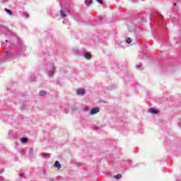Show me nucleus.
<instances>
[{"mask_svg": "<svg viewBox=\"0 0 181 181\" xmlns=\"http://www.w3.org/2000/svg\"><path fill=\"white\" fill-rule=\"evenodd\" d=\"M0 32L1 33H4V35H6V36H8V35H11V30H9V29H8V28L1 25L0 26Z\"/></svg>", "mask_w": 181, "mask_h": 181, "instance_id": "20e7f679", "label": "nucleus"}, {"mask_svg": "<svg viewBox=\"0 0 181 181\" xmlns=\"http://www.w3.org/2000/svg\"><path fill=\"white\" fill-rule=\"evenodd\" d=\"M21 141L22 144H26V142H28V138H26V137H22V138L21 139Z\"/></svg>", "mask_w": 181, "mask_h": 181, "instance_id": "f3484780", "label": "nucleus"}, {"mask_svg": "<svg viewBox=\"0 0 181 181\" xmlns=\"http://www.w3.org/2000/svg\"><path fill=\"white\" fill-rule=\"evenodd\" d=\"M54 166L55 168H57V169H61L62 168V164H60V162H59V160H56L54 164Z\"/></svg>", "mask_w": 181, "mask_h": 181, "instance_id": "9b49d317", "label": "nucleus"}, {"mask_svg": "<svg viewBox=\"0 0 181 181\" xmlns=\"http://www.w3.org/2000/svg\"><path fill=\"white\" fill-rule=\"evenodd\" d=\"M122 177V175L121 174H117L114 176V179H115L116 180H118V179H121Z\"/></svg>", "mask_w": 181, "mask_h": 181, "instance_id": "2eb2a0df", "label": "nucleus"}, {"mask_svg": "<svg viewBox=\"0 0 181 181\" xmlns=\"http://www.w3.org/2000/svg\"><path fill=\"white\" fill-rule=\"evenodd\" d=\"M33 152H34L33 148H30L28 151V156H32V155H33Z\"/></svg>", "mask_w": 181, "mask_h": 181, "instance_id": "a211bd4d", "label": "nucleus"}, {"mask_svg": "<svg viewBox=\"0 0 181 181\" xmlns=\"http://www.w3.org/2000/svg\"><path fill=\"white\" fill-rule=\"evenodd\" d=\"M1 173H4V171L2 170H0V175H1Z\"/></svg>", "mask_w": 181, "mask_h": 181, "instance_id": "72a5a7b5", "label": "nucleus"}, {"mask_svg": "<svg viewBox=\"0 0 181 181\" xmlns=\"http://www.w3.org/2000/svg\"><path fill=\"white\" fill-rule=\"evenodd\" d=\"M60 6L62 7V4H59Z\"/></svg>", "mask_w": 181, "mask_h": 181, "instance_id": "4c0bfd02", "label": "nucleus"}, {"mask_svg": "<svg viewBox=\"0 0 181 181\" xmlns=\"http://www.w3.org/2000/svg\"><path fill=\"white\" fill-rule=\"evenodd\" d=\"M177 2H174V6H177Z\"/></svg>", "mask_w": 181, "mask_h": 181, "instance_id": "2f4dec72", "label": "nucleus"}, {"mask_svg": "<svg viewBox=\"0 0 181 181\" xmlns=\"http://www.w3.org/2000/svg\"><path fill=\"white\" fill-rule=\"evenodd\" d=\"M66 13H69V11H67V12H66Z\"/></svg>", "mask_w": 181, "mask_h": 181, "instance_id": "58836bf2", "label": "nucleus"}, {"mask_svg": "<svg viewBox=\"0 0 181 181\" xmlns=\"http://www.w3.org/2000/svg\"><path fill=\"white\" fill-rule=\"evenodd\" d=\"M5 12L6 13H8V15H9L10 16H12L13 15V12H12V10L9 9V8H5L4 9Z\"/></svg>", "mask_w": 181, "mask_h": 181, "instance_id": "ddd939ff", "label": "nucleus"}, {"mask_svg": "<svg viewBox=\"0 0 181 181\" xmlns=\"http://www.w3.org/2000/svg\"><path fill=\"white\" fill-rule=\"evenodd\" d=\"M59 12L62 18H66V16H67V13L66 12V11H64L63 8H61Z\"/></svg>", "mask_w": 181, "mask_h": 181, "instance_id": "6e6552de", "label": "nucleus"}, {"mask_svg": "<svg viewBox=\"0 0 181 181\" xmlns=\"http://www.w3.org/2000/svg\"><path fill=\"white\" fill-rule=\"evenodd\" d=\"M25 107H26V103H23L21 110H25Z\"/></svg>", "mask_w": 181, "mask_h": 181, "instance_id": "b1692460", "label": "nucleus"}, {"mask_svg": "<svg viewBox=\"0 0 181 181\" xmlns=\"http://www.w3.org/2000/svg\"><path fill=\"white\" fill-rule=\"evenodd\" d=\"M128 165H129V166H132V161L129 160L127 162Z\"/></svg>", "mask_w": 181, "mask_h": 181, "instance_id": "cd10ccee", "label": "nucleus"}, {"mask_svg": "<svg viewBox=\"0 0 181 181\" xmlns=\"http://www.w3.org/2000/svg\"><path fill=\"white\" fill-rule=\"evenodd\" d=\"M63 23L64 24V23H66L64 21H63Z\"/></svg>", "mask_w": 181, "mask_h": 181, "instance_id": "ea45409f", "label": "nucleus"}, {"mask_svg": "<svg viewBox=\"0 0 181 181\" xmlns=\"http://www.w3.org/2000/svg\"><path fill=\"white\" fill-rule=\"evenodd\" d=\"M76 94L78 95H84V94H86V90L84 89H78Z\"/></svg>", "mask_w": 181, "mask_h": 181, "instance_id": "9d476101", "label": "nucleus"}, {"mask_svg": "<svg viewBox=\"0 0 181 181\" xmlns=\"http://www.w3.org/2000/svg\"><path fill=\"white\" fill-rule=\"evenodd\" d=\"M87 110H88V107H85V110L87 111Z\"/></svg>", "mask_w": 181, "mask_h": 181, "instance_id": "f704fd0d", "label": "nucleus"}, {"mask_svg": "<svg viewBox=\"0 0 181 181\" xmlns=\"http://www.w3.org/2000/svg\"><path fill=\"white\" fill-rule=\"evenodd\" d=\"M158 16H160V18H163V16L160 15V13H158Z\"/></svg>", "mask_w": 181, "mask_h": 181, "instance_id": "7c9ffc66", "label": "nucleus"}, {"mask_svg": "<svg viewBox=\"0 0 181 181\" xmlns=\"http://www.w3.org/2000/svg\"><path fill=\"white\" fill-rule=\"evenodd\" d=\"M93 129H94V131H97V129H98V127L94 126Z\"/></svg>", "mask_w": 181, "mask_h": 181, "instance_id": "bb28decb", "label": "nucleus"}, {"mask_svg": "<svg viewBox=\"0 0 181 181\" xmlns=\"http://www.w3.org/2000/svg\"><path fill=\"white\" fill-rule=\"evenodd\" d=\"M40 155L44 159H49V158H50V153H40Z\"/></svg>", "mask_w": 181, "mask_h": 181, "instance_id": "0eeeda50", "label": "nucleus"}, {"mask_svg": "<svg viewBox=\"0 0 181 181\" xmlns=\"http://www.w3.org/2000/svg\"><path fill=\"white\" fill-rule=\"evenodd\" d=\"M98 112H100V109L98 107L92 108L90 110V115H94V114H97Z\"/></svg>", "mask_w": 181, "mask_h": 181, "instance_id": "423d86ee", "label": "nucleus"}, {"mask_svg": "<svg viewBox=\"0 0 181 181\" xmlns=\"http://www.w3.org/2000/svg\"><path fill=\"white\" fill-rule=\"evenodd\" d=\"M84 57H85V59H87V60H90V59H91V53L85 52L84 53Z\"/></svg>", "mask_w": 181, "mask_h": 181, "instance_id": "f8f14e48", "label": "nucleus"}, {"mask_svg": "<svg viewBox=\"0 0 181 181\" xmlns=\"http://www.w3.org/2000/svg\"><path fill=\"white\" fill-rule=\"evenodd\" d=\"M46 94H47L46 90H41L40 91L39 95H40L41 97H43V95H46Z\"/></svg>", "mask_w": 181, "mask_h": 181, "instance_id": "dca6fc26", "label": "nucleus"}, {"mask_svg": "<svg viewBox=\"0 0 181 181\" xmlns=\"http://www.w3.org/2000/svg\"><path fill=\"white\" fill-rule=\"evenodd\" d=\"M97 2H98V4H100V5H103V0H96Z\"/></svg>", "mask_w": 181, "mask_h": 181, "instance_id": "393cba45", "label": "nucleus"}, {"mask_svg": "<svg viewBox=\"0 0 181 181\" xmlns=\"http://www.w3.org/2000/svg\"><path fill=\"white\" fill-rule=\"evenodd\" d=\"M140 67H142V64L136 65V69H139Z\"/></svg>", "mask_w": 181, "mask_h": 181, "instance_id": "4be33fe9", "label": "nucleus"}, {"mask_svg": "<svg viewBox=\"0 0 181 181\" xmlns=\"http://www.w3.org/2000/svg\"><path fill=\"white\" fill-rule=\"evenodd\" d=\"M85 4L86 6H90L93 4V0H86Z\"/></svg>", "mask_w": 181, "mask_h": 181, "instance_id": "4468645a", "label": "nucleus"}, {"mask_svg": "<svg viewBox=\"0 0 181 181\" xmlns=\"http://www.w3.org/2000/svg\"><path fill=\"white\" fill-rule=\"evenodd\" d=\"M132 2H138V0H130Z\"/></svg>", "mask_w": 181, "mask_h": 181, "instance_id": "c85d7f7f", "label": "nucleus"}, {"mask_svg": "<svg viewBox=\"0 0 181 181\" xmlns=\"http://www.w3.org/2000/svg\"><path fill=\"white\" fill-rule=\"evenodd\" d=\"M148 112H151V114H153V115H156L158 114V110L151 107L148 109Z\"/></svg>", "mask_w": 181, "mask_h": 181, "instance_id": "1a4fd4ad", "label": "nucleus"}, {"mask_svg": "<svg viewBox=\"0 0 181 181\" xmlns=\"http://www.w3.org/2000/svg\"><path fill=\"white\" fill-rule=\"evenodd\" d=\"M6 2H8V0H4Z\"/></svg>", "mask_w": 181, "mask_h": 181, "instance_id": "e433bc0d", "label": "nucleus"}, {"mask_svg": "<svg viewBox=\"0 0 181 181\" xmlns=\"http://www.w3.org/2000/svg\"><path fill=\"white\" fill-rule=\"evenodd\" d=\"M26 52V45L23 44V42H20V44L16 47L14 51H6L4 55L0 56V64L4 63L5 60H12L15 57H19L21 54Z\"/></svg>", "mask_w": 181, "mask_h": 181, "instance_id": "f257e3e1", "label": "nucleus"}, {"mask_svg": "<svg viewBox=\"0 0 181 181\" xmlns=\"http://www.w3.org/2000/svg\"><path fill=\"white\" fill-rule=\"evenodd\" d=\"M126 43H127L128 45H130V43H132V40L130 37H128L126 40Z\"/></svg>", "mask_w": 181, "mask_h": 181, "instance_id": "aec40b11", "label": "nucleus"}, {"mask_svg": "<svg viewBox=\"0 0 181 181\" xmlns=\"http://www.w3.org/2000/svg\"><path fill=\"white\" fill-rule=\"evenodd\" d=\"M145 18L141 17L140 18H136V20H132V23H133V25H138L139 22H145Z\"/></svg>", "mask_w": 181, "mask_h": 181, "instance_id": "39448f33", "label": "nucleus"}, {"mask_svg": "<svg viewBox=\"0 0 181 181\" xmlns=\"http://www.w3.org/2000/svg\"><path fill=\"white\" fill-rule=\"evenodd\" d=\"M20 153H21V155H23V151H21Z\"/></svg>", "mask_w": 181, "mask_h": 181, "instance_id": "c9c22d12", "label": "nucleus"}, {"mask_svg": "<svg viewBox=\"0 0 181 181\" xmlns=\"http://www.w3.org/2000/svg\"><path fill=\"white\" fill-rule=\"evenodd\" d=\"M19 177H25V173H21L18 175Z\"/></svg>", "mask_w": 181, "mask_h": 181, "instance_id": "412c9836", "label": "nucleus"}, {"mask_svg": "<svg viewBox=\"0 0 181 181\" xmlns=\"http://www.w3.org/2000/svg\"><path fill=\"white\" fill-rule=\"evenodd\" d=\"M47 70L48 77H53L54 73H56V66H54V64H53V62L47 64Z\"/></svg>", "mask_w": 181, "mask_h": 181, "instance_id": "f03ea898", "label": "nucleus"}, {"mask_svg": "<svg viewBox=\"0 0 181 181\" xmlns=\"http://www.w3.org/2000/svg\"><path fill=\"white\" fill-rule=\"evenodd\" d=\"M0 181H4V177H0Z\"/></svg>", "mask_w": 181, "mask_h": 181, "instance_id": "c756f323", "label": "nucleus"}, {"mask_svg": "<svg viewBox=\"0 0 181 181\" xmlns=\"http://www.w3.org/2000/svg\"><path fill=\"white\" fill-rule=\"evenodd\" d=\"M30 81H36V76H35V75H32L30 78Z\"/></svg>", "mask_w": 181, "mask_h": 181, "instance_id": "6ab92c4d", "label": "nucleus"}, {"mask_svg": "<svg viewBox=\"0 0 181 181\" xmlns=\"http://www.w3.org/2000/svg\"><path fill=\"white\" fill-rule=\"evenodd\" d=\"M24 17L28 19V18H29V13H24Z\"/></svg>", "mask_w": 181, "mask_h": 181, "instance_id": "5701e85b", "label": "nucleus"}, {"mask_svg": "<svg viewBox=\"0 0 181 181\" xmlns=\"http://www.w3.org/2000/svg\"><path fill=\"white\" fill-rule=\"evenodd\" d=\"M13 45V44H12V42H9L7 40H6L5 42H1V46L5 50H8V49H11Z\"/></svg>", "mask_w": 181, "mask_h": 181, "instance_id": "7ed1b4c3", "label": "nucleus"}, {"mask_svg": "<svg viewBox=\"0 0 181 181\" xmlns=\"http://www.w3.org/2000/svg\"><path fill=\"white\" fill-rule=\"evenodd\" d=\"M64 112L65 114H69V109H64Z\"/></svg>", "mask_w": 181, "mask_h": 181, "instance_id": "a878e982", "label": "nucleus"}, {"mask_svg": "<svg viewBox=\"0 0 181 181\" xmlns=\"http://www.w3.org/2000/svg\"><path fill=\"white\" fill-rule=\"evenodd\" d=\"M150 21H152V14L150 15Z\"/></svg>", "mask_w": 181, "mask_h": 181, "instance_id": "473e14b6", "label": "nucleus"}]
</instances>
